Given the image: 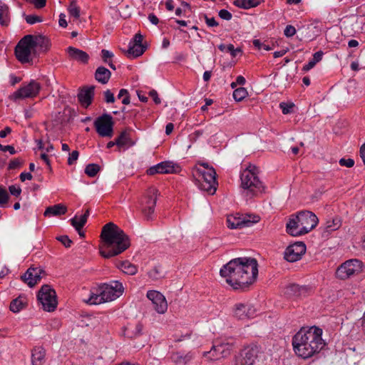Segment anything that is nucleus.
Here are the masks:
<instances>
[{
    "instance_id": "1",
    "label": "nucleus",
    "mask_w": 365,
    "mask_h": 365,
    "mask_svg": "<svg viewBox=\"0 0 365 365\" xmlns=\"http://www.w3.org/2000/svg\"><path fill=\"white\" fill-rule=\"evenodd\" d=\"M220 274L234 289L245 291L257 277V261L252 257L232 259L222 267Z\"/></svg>"
},
{
    "instance_id": "2",
    "label": "nucleus",
    "mask_w": 365,
    "mask_h": 365,
    "mask_svg": "<svg viewBox=\"0 0 365 365\" xmlns=\"http://www.w3.org/2000/svg\"><path fill=\"white\" fill-rule=\"evenodd\" d=\"M322 329L316 326L301 328L292 337L296 355L306 359L319 354L326 345L322 337Z\"/></svg>"
},
{
    "instance_id": "3",
    "label": "nucleus",
    "mask_w": 365,
    "mask_h": 365,
    "mask_svg": "<svg viewBox=\"0 0 365 365\" xmlns=\"http://www.w3.org/2000/svg\"><path fill=\"white\" fill-rule=\"evenodd\" d=\"M100 255L106 259L117 256L130 246L128 235L113 222L106 224L101 234Z\"/></svg>"
},
{
    "instance_id": "4",
    "label": "nucleus",
    "mask_w": 365,
    "mask_h": 365,
    "mask_svg": "<svg viewBox=\"0 0 365 365\" xmlns=\"http://www.w3.org/2000/svg\"><path fill=\"white\" fill-rule=\"evenodd\" d=\"M100 255L106 259L117 256L130 246L128 235L113 222L106 224L101 234Z\"/></svg>"
},
{
    "instance_id": "5",
    "label": "nucleus",
    "mask_w": 365,
    "mask_h": 365,
    "mask_svg": "<svg viewBox=\"0 0 365 365\" xmlns=\"http://www.w3.org/2000/svg\"><path fill=\"white\" fill-rule=\"evenodd\" d=\"M100 255L106 259L117 256L130 246L128 235L113 222L106 224L101 234Z\"/></svg>"
},
{
    "instance_id": "6",
    "label": "nucleus",
    "mask_w": 365,
    "mask_h": 365,
    "mask_svg": "<svg viewBox=\"0 0 365 365\" xmlns=\"http://www.w3.org/2000/svg\"><path fill=\"white\" fill-rule=\"evenodd\" d=\"M258 168L254 165H250L240 173V187L243 195L251 199L264 192L265 186L258 176Z\"/></svg>"
},
{
    "instance_id": "7",
    "label": "nucleus",
    "mask_w": 365,
    "mask_h": 365,
    "mask_svg": "<svg viewBox=\"0 0 365 365\" xmlns=\"http://www.w3.org/2000/svg\"><path fill=\"white\" fill-rule=\"evenodd\" d=\"M124 288L121 282L112 281L110 284L103 283L98 286L96 293L91 292L86 301L90 304H100L115 299L123 292Z\"/></svg>"
},
{
    "instance_id": "8",
    "label": "nucleus",
    "mask_w": 365,
    "mask_h": 365,
    "mask_svg": "<svg viewBox=\"0 0 365 365\" xmlns=\"http://www.w3.org/2000/svg\"><path fill=\"white\" fill-rule=\"evenodd\" d=\"M206 168L207 170H205L200 168H194L192 170V177L195 183L200 190L213 195L217 190V174L212 167H206Z\"/></svg>"
},
{
    "instance_id": "9",
    "label": "nucleus",
    "mask_w": 365,
    "mask_h": 365,
    "mask_svg": "<svg viewBox=\"0 0 365 365\" xmlns=\"http://www.w3.org/2000/svg\"><path fill=\"white\" fill-rule=\"evenodd\" d=\"M33 35L29 34L24 36L15 47V56L22 63H29L31 55L38 56V51L34 48Z\"/></svg>"
},
{
    "instance_id": "10",
    "label": "nucleus",
    "mask_w": 365,
    "mask_h": 365,
    "mask_svg": "<svg viewBox=\"0 0 365 365\" xmlns=\"http://www.w3.org/2000/svg\"><path fill=\"white\" fill-rule=\"evenodd\" d=\"M158 190L154 187H149L140 200V210L146 220H152L157 202Z\"/></svg>"
},
{
    "instance_id": "11",
    "label": "nucleus",
    "mask_w": 365,
    "mask_h": 365,
    "mask_svg": "<svg viewBox=\"0 0 365 365\" xmlns=\"http://www.w3.org/2000/svg\"><path fill=\"white\" fill-rule=\"evenodd\" d=\"M37 299L47 312H53L57 307L56 292L50 285L44 284L37 294Z\"/></svg>"
},
{
    "instance_id": "12",
    "label": "nucleus",
    "mask_w": 365,
    "mask_h": 365,
    "mask_svg": "<svg viewBox=\"0 0 365 365\" xmlns=\"http://www.w3.org/2000/svg\"><path fill=\"white\" fill-rule=\"evenodd\" d=\"M363 263L357 259L346 260L342 263L336 271V277L342 280H345L351 276L360 273L362 270Z\"/></svg>"
},
{
    "instance_id": "13",
    "label": "nucleus",
    "mask_w": 365,
    "mask_h": 365,
    "mask_svg": "<svg viewBox=\"0 0 365 365\" xmlns=\"http://www.w3.org/2000/svg\"><path fill=\"white\" fill-rule=\"evenodd\" d=\"M259 347L256 344L245 346L235 357L234 365H254L259 353Z\"/></svg>"
},
{
    "instance_id": "14",
    "label": "nucleus",
    "mask_w": 365,
    "mask_h": 365,
    "mask_svg": "<svg viewBox=\"0 0 365 365\" xmlns=\"http://www.w3.org/2000/svg\"><path fill=\"white\" fill-rule=\"evenodd\" d=\"M114 124L113 117L108 113H103L100 115L93 123L97 133L103 138H111L113 135Z\"/></svg>"
},
{
    "instance_id": "15",
    "label": "nucleus",
    "mask_w": 365,
    "mask_h": 365,
    "mask_svg": "<svg viewBox=\"0 0 365 365\" xmlns=\"http://www.w3.org/2000/svg\"><path fill=\"white\" fill-rule=\"evenodd\" d=\"M234 347L233 342H220L212 345L210 351L204 353L210 360H218L221 358H226L231 354Z\"/></svg>"
},
{
    "instance_id": "16",
    "label": "nucleus",
    "mask_w": 365,
    "mask_h": 365,
    "mask_svg": "<svg viewBox=\"0 0 365 365\" xmlns=\"http://www.w3.org/2000/svg\"><path fill=\"white\" fill-rule=\"evenodd\" d=\"M300 225L302 227L299 230V235H305L312 230L318 223V218L314 213L311 211L304 210L299 212Z\"/></svg>"
},
{
    "instance_id": "17",
    "label": "nucleus",
    "mask_w": 365,
    "mask_h": 365,
    "mask_svg": "<svg viewBox=\"0 0 365 365\" xmlns=\"http://www.w3.org/2000/svg\"><path fill=\"white\" fill-rule=\"evenodd\" d=\"M260 217L258 215H247L243 217L228 216L227 218V227L230 229H240L244 227H250L258 222Z\"/></svg>"
},
{
    "instance_id": "18",
    "label": "nucleus",
    "mask_w": 365,
    "mask_h": 365,
    "mask_svg": "<svg viewBox=\"0 0 365 365\" xmlns=\"http://www.w3.org/2000/svg\"><path fill=\"white\" fill-rule=\"evenodd\" d=\"M306 250V245L303 242H297L286 248L284 258L289 262H297L305 254Z\"/></svg>"
},
{
    "instance_id": "19",
    "label": "nucleus",
    "mask_w": 365,
    "mask_h": 365,
    "mask_svg": "<svg viewBox=\"0 0 365 365\" xmlns=\"http://www.w3.org/2000/svg\"><path fill=\"white\" fill-rule=\"evenodd\" d=\"M41 89L40 83L34 80L30 81L26 86H22L14 93V99H24L36 96Z\"/></svg>"
},
{
    "instance_id": "20",
    "label": "nucleus",
    "mask_w": 365,
    "mask_h": 365,
    "mask_svg": "<svg viewBox=\"0 0 365 365\" xmlns=\"http://www.w3.org/2000/svg\"><path fill=\"white\" fill-rule=\"evenodd\" d=\"M152 302L154 309L159 314H164L168 309V303L165 296L158 291L149 290L146 294Z\"/></svg>"
},
{
    "instance_id": "21",
    "label": "nucleus",
    "mask_w": 365,
    "mask_h": 365,
    "mask_svg": "<svg viewBox=\"0 0 365 365\" xmlns=\"http://www.w3.org/2000/svg\"><path fill=\"white\" fill-rule=\"evenodd\" d=\"M180 170V167L178 165L170 161H164L150 167L146 173L149 175H153L157 173H177Z\"/></svg>"
},
{
    "instance_id": "22",
    "label": "nucleus",
    "mask_w": 365,
    "mask_h": 365,
    "mask_svg": "<svg viewBox=\"0 0 365 365\" xmlns=\"http://www.w3.org/2000/svg\"><path fill=\"white\" fill-rule=\"evenodd\" d=\"M312 288L309 286L290 284L284 288V294L290 299L305 297L310 294Z\"/></svg>"
},
{
    "instance_id": "23",
    "label": "nucleus",
    "mask_w": 365,
    "mask_h": 365,
    "mask_svg": "<svg viewBox=\"0 0 365 365\" xmlns=\"http://www.w3.org/2000/svg\"><path fill=\"white\" fill-rule=\"evenodd\" d=\"M42 274H45L42 268L31 267L21 277V279L30 287H33L41 280Z\"/></svg>"
},
{
    "instance_id": "24",
    "label": "nucleus",
    "mask_w": 365,
    "mask_h": 365,
    "mask_svg": "<svg viewBox=\"0 0 365 365\" xmlns=\"http://www.w3.org/2000/svg\"><path fill=\"white\" fill-rule=\"evenodd\" d=\"M233 313L238 319L252 318L255 314V309L248 303H237L233 307Z\"/></svg>"
},
{
    "instance_id": "25",
    "label": "nucleus",
    "mask_w": 365,
    "mask_h": 365,
    "mask_svg": "<svg viewBox=\"0 0 365 365\" xmlns=\"http://www.w3.org/2000/svg\"><path fill=\"white\" fill-rule=\"evenodd\" d=\"M95 86H83L78 93V100L81 105L88 108L93 101L94 97Z\"/></svg>"
},
{
    "instance_id": "26",
    "label": "nucleus",
    "mask_w": 365,
    "mask_h": 365,
    "mask_svg": "<svg viewBox=\"0 0 365 365\" xmlns=\"http://www.w3.org/2000/svg\"><path fill=\"white\" fill-rule=\"evenodd\" d=\"M143 324L140 322L128 323L123 328V334L128 339H135L143 334Z\"/></svg>"
},
{
    "instance_id": "27",
    "label": "nucleus",
    "mask_w": 365,
    "mask_h": 365,
    "mask_svg": "<svg viewBox=\"0 0 365 365\" xmlns=\"http://www.w3.org/2000/svg\"><path fill=\"white\" fill-rule=\"evenodd\" d=\"M67 52L71 59L81 63H88L90 58L89 55L86 52L73 46H69L67 48Z\"/></svg>"
},
{
    "instance_id": "28",
    "label": "nucleus",
    "mask_w": 365,
    "mask_h": 365,
    "mask_svg": "<svg viewBox=\"0 0 365 365\" xmlns=\"http://www.w3.org/2000/svg\"><path fill=\"white\" fill-rule=\"evenodd\" d=\"M193 358L191 352L184 354L180 351H173L170 354L168 360L175 364H186Z\"/></svg>"
},
{
    "instance_id": "29",
    "label": "nucleus",
    "mask_w": 365,
    "mask_h": 365,
    "mask_svg": "<svg viewBox=\"0 0 365 365\" xmlns=\"http://www.w3.org/2000/svg\"><path fill=\"white\" fill-rule=\"evenodd\" d=\"M135 142L132 140L130 137V130H123L120 135L116 138V146L119 150L121 148H128L133 146Z\"/></svg>"
},
{
    "instance_id": "30",
    "label": "nucleus",
    "mask_w": 365,
    "mask_h": 365,
    "mask_svg": "<svg viewBox=\"0 0 365 365\" xmlns=\"http://www.w3.org/2000/svg\"><path fill=\"white\" fill-rule=\"evenodd\" d=\"M299 216V212L297 215H291L286 225L287 232L294 237L301 235L299 233V230H298L299 225H300V219Z\"/></svg>"
},
{
    "instance_id": "31",
    "label": "nucleus",
    "mask_w": 365,
    "mask_h": 365,
    "mask_svg": "<svg viewBox=\"0 0 365 365\" xmlns=\"http://www.w3.org/2000/svg\"><path fill=\"white\" fill-rule=\"evenodd\" d=\"M34 48L38 51V56L41 53H45L49 49L48 39L42 35L33 36Z\"/></svg>"
},
{
    "instance_id": "32",
    "label": "nucleus",
    "mask_w": 365,
    "mask_h": 365,
    "mask_svg": "<svg viewBox=\"0 0 365 365\" xmlns=\"http://www.w3.org/2000/svg\"><path fill=\"white\" fill-rule=\"evenodd\" d=\"M46 362V350L43 346H35L31 353L32 365H43Z\"/></svg>"
},
{
    "instance_id": "33",
    "label": "nucleus",
    "mask_w": 365,
    "mask_h": 365,
    "mask_svg": "<svg viewBox=\"0 0 365 365\" xmlns=\"http://www.w3.org/2000/svg\"><path fill=\"white\" fill-rule=\"evenodd\" d=\"M67 212V207L63 204H56L48 206L44 211L43 215L46 217L52 216L58 217Z\"/></svg>"
},
{
    "instance_id": "34",
    "label": "nucleus",
    "mask_w": 365,
    "mask_h": 365,
    "mask_svg": "<svg viewBox=\"0 0 365 365\" xmlns=\"http://www.w3.org/2000/svg\"><path fill=\"white\" fill-rule=\"evenodd\" d=\"M146 48L147 46H141L139 48L138 46L133 47V43L130 42L128 44V48L127 50L121 48V51L126 57L130 59H134L143 55Z\"/></svg>"
},
{
    "instance_id": "35",
    "label": "nucleus",
    "mask_w": 365,
    "mask_h": 365,
    "mask_svg": "<svg viewBox=\"0 0 365 365\" xmlns=\"http://www.w3.org/2000/svg\"><path fill=\"white\" fill-rule=\"evenodd\" d=\"M111 76V72L104 66H99L95 72V79L102 83L106 84Z\"/></svg>"
},
{
    "instance_id": "36",
    "label": "nucleus",
    "mask_w": 365,
    "mask_h": 365,
    "mask_svg": "<svg viewBox=\"0 0 365 365\" xmlns=\"http://www.w3.org/2000/svg\"><path fill=\"white\" fill-rule=\"evenodd\" d=\"M264 0H235L233 4L240 9H249L259 6Z\"/></svg>"
},
{
    "instance_id": "37",
    "label": "nucleus",
    "mask_w": 365,
    "mask_h": 365,
    "mask_svg": "<svg viewBox=\"0 0 365 365\" xmlns=\"http://www.w3.org/2000/svg\"><path fill=\"white\" fill-rule=\"evenodd\" d=\"M26 306V298L24 297L19 296L11 302L9 309L11 312L17 313L25 308Z\"/></svg>"
},
{
    "instance_id": "38",
    "label": "nucleus",
    "mask_w": 365,
    "mask_h": 365,
    "mask_svg": "<svg viewBox=\"0 0 365 365\" xmlns=\"http://www.w3.org/2000/svg\"><path fill=\"white\" fill-rule=\"evenodd\" d=\"M10 22V13L9 6L0 3V24L3 26H7Z\"/></svg>"
},
{
    "instance_id": "39",
    "label": "nucleus",
    "mask_w": 365,
    "mask_h": 365,
    "mask_svg": "<svg viewBox=\"0 0 365 365\" xmlns=\"http://www.w3.org/2000/svg\"><path fill=\"white\" fill-rule=\"evenodd\" d=\"M90 215V209L88 208L85 213L81 215L80 220L78 221V217L76 215L73 218L70 220L71 225L74 228H77L79 230L80 227H83L84 225L86 224L88 218Z\"/></svg>"
},
{
    "instance_id": "40",
    "label": "nucleus",
    "mask_w": 365,
    "mask_h": 365,
    "mask_svg": "<svg viewBox=\"0 0 365 365\" xmlns=\"http://www.w3.org/2000/svg\"><path fill=\"white\" fill-rule=\"evenodd\" d=\"M116 267L120 269L125 274L129 275H134L138 271L137 267L128 261L120 262L116 264Z\"/></svg>"
},
{
    "instance_id": "41",
    "label": "nucleus",
    "mask_w": 365,
    "mask_h": 365,
    "mask_svg": "<svg viewBox=\"0 0 365 365\" xmlns=\"http://www.w3.org/2000/svg\"><path fill=\"white\" fill-rule=\"evenodd\" d=\"M340 226V220L337 218L333 219L331 221H327L324 227V236H328L331 232L336 230Z\"/></svg>"
},
{
    "instance_id": "42",
    "label": "nucleus",
    "mask_w": 365,
    "mask_h": 365,
    "mask_svg": "<svg viewBox=\"0 0 365 365\" xmlns=\"http://www.w3.org/2000/svg\"><path fill=\"white\" fill-rule=\"evenodd\" d=\"M148 275L152 280L154 281L161 279L165 277L164 273L159 266H155L153 269H151L148 272Z\"/></svg>"
},
{
    "instance_id": "43",
    "label": "nucleus",
    "mask_w": 365,
    "mask_h": 365,
    "mask_svg": "<svg viewBox=\"0 0 365 365\" xmlns=\"http://www.w3.org/2000/svg\"><path fill=\"white\" fill-rule=\"evenodd\" d=\"M218 48L222 52L230 53V54L232 57H235L237 56V52H242V50L240 48H235L234 46L231 43L228 44V45L222 43L218 46Z\"/></svg>"
},
{
    "instance_id": "44",
    "label": "nucleus",
    "mask_w": 365,
    "mask_h": 365,
    "mask_svg": "<svg viewBox=\"0 0 365 365\" xmlns=\"http://www.w3.org/2000/svg\"><path fill=\"white\" fill-rule=\"evenodd\" d=\"M100 170L101 167L99 165L96 163H90L86 165L84 172L88 177L93 178Z\"/></svg>"
},
{
    "instance_id": "45",
    "label": "nucleus",
    "mask_w": 365,
    "mask_h": 365,
    "mask_svg": "<svg viewBox=\"0 0 365 365\" xmlns=\"http://www.w3.org/2000/svg\"><path fill=\"white\" fill-rule=\"evenodd\" d=\"M248 95L247 91L243 87L235 88L233 91V98L236 101H241Z\"/></svg>"
},
{
    "instance_id": "46",
    "label": "nucleus",
    "mask_w": 365,
    "mask_h": 365,
    "mask_svg": "<svg viewBox=\"0 0 365 365\" xmlns=\"http://www.w3.org/2000/svg\"><path fill=\"white\" fill-rule=\"evenodd\" d=\"M68 11L71 16L78 19L80 16V8L76 5V1L73 0L68 6Z\"/></svg>"
},
{
    "instance_id": "47",
    "label": "nucleus",
    "mask_w": 365,
    "mask_h": 365,
    "mask_svg": "<svg viewBox=\"0 0 365 365\" xmlns=\"http://www.w3.org/2000/svg\"><path fill=\"white\" fill-rule=\"evenodd\" d=\"M24 163V161L19 158H14L11 160L8 165V170H14L21 168Z\"/></svg>"
},
{
    "instance_id": "48",
    "label": "nucleus",
    "mask_w": 365,
    "mask_h": 365,
    "mask_svg": "<svg viewBox=\"0 0 365 365\" xmlns=\"http://www.w3.org/2000/svg\"><path fill=\"white\" fill-rule=\"evenodd\" d=\"M279 107L282 109L283 114H289L293 113V108H294V104L292 103H287L284 102H282L279 104Z\"/></svg>"
},
{
    "instance_id": "49",
    "label": "nucleus",
    "mask_w": 365,
    "mask_h": 365,
    "mask_svg": "<svg viewBox=\"0 0 365 365\" xmlns=\"http://www.w3.org/2000/svg\"><path fill=\"white\" fill-rule=\"evenodd\" d=\"M9 195L6 190L0 187V207H2L4 204H6L9 201Z\"/></svg>"
},
{
    "instance_id": "50",
    "label": "nucleus",
    "mask_w": 365,
    "mask_h": 365,
    "mask_svg": "<svg viewBox=\"0 0 365 365\" xmlns=\"http://www.w3.org/2000/svg\"><path fill=\"white\" fill-rule=\"evenodd\" d=\"M143 35H141L140 33H138L134 36L133 38L130 42L133 43V47L138 46L139 48L141 46H146V45L143 44Z\"/></svg>"
},
{
    "instance_id": "51",
    "label": "nucleus",
    "mask_w": 365,
    "mask_h": 365,
    "mask_svg": "<svg viewBox=\"0 0 365 365\" xmlns=\"http://www.w3.org/2000/svg\"><path fill=\"white\" fill-rule=\"evenodd\" d=\"M25 20L29 24H34L36 23L41 22L43 19L42 17L36 15H27L25 16Z\"/></svg>"
},
{
    "instance_id": "52",
    "label": "nucleus",
    "mask_w": 365,
    "mask_h": 365,
    "mask_svg": "<svg viewBox=\"0 0 365 365\" xmlns=\"http://www.w3.org/2000/svg\"><path fill=\"white\" fill-rule=\"evenodd\" d=\"M56 240L61 242L66 248H68L73 244L71 240L67 235H61L56 237Z\"/></svg>"
},
{
    "instance_id": "53",
    "label": "nucleus",
    "mask_w": 365,
    "mask_h": 365,
    "mask_svg": "<svg viewBox=\"0 0 365 365\" xmlns=\"http://www.w3.org/2000/svg\"><path fill=\"white\" fill-rule=\"evenodd\" d=\"M113 57V53L108 50L103 49L101 50V58L103 63H106L110 61L109 59Z\"/></svg>"
},
{
    "instance_id": "54",
    "label": "nucleus",
    "mask_w": 365,
    "mask_h": 365,
    "mask_svg": "<svg viewBox=\"0 0 365 365\" xmlns=\"http://www.w3.org/2000/svg\"><path fill=\"white\" fill-rule=\"evenodd\" d=\"M202 16L205 19L206 24L209 27H217L219 26V23L215 19L214 17L209 18L205 14H203Z\"/></svg>"
},
{
    "instance_id": "55",
    "label": "nucleus",
    "mask_w": 365,
    "mask_h": 365,
    "mask_svg": "<svg viewBox=\"0 0 365 365\" xmlns=\"http://www.w3.org/2000/svg\"><path fill=\"white\" fill-rule=\"evenodd\" d=\"M105 101L108 103H113L115 102V97L110 90L108 89L103 93Z\"/></svg>"
},
{
    "instance_id": "56",
    "label": "nucleus",
    "mask_w": 365,
    "mask_h": 365,
    "mask_svg": "<svg viewBox=\"0 0 365 365\" xmlns=\"http://www.w3.org/2000/svg\"><path fill=\"white\" fill-rule=\"evenodd\" d=\"M219 16L226 21H230L232 18V14L226 9H221L218 12Z\"/></svg>"
},
{
    "instance_id": "57",
    "label": "nucleus",
    "mask_w": 365,
    "mask_h": 365,
    "mask_svg": "<svg viewBox=\"0 0 365 365\" xmlns=\"http://www.w3.org/2000/svg\"><path fill=\"white\" fill-rule=\"evenodd\" d=\"M339 163L341 166L352 168L354 165V160L351 158H341L339 161Z\"/></svg>"
},
{
    "instance_id": "58",
    "label": "nucleus",
    "mask_w": 365,
    "mask_h": 365,
    "mask_svg": "<svg viewBox=\"0 0 365 365\" xmlns=\"http://www.w3.org/2000/svg\"><path fill=\"white\" fill-rule=\"evenodd\" d=\"M296 29L292 25H287L284 31L285 36L289 38L293 36L296 34Z\"/></svg>"
},
{
    "instance_id": "59",
    "label": "nucleus",
    "mask_w": 365,
    "mask_h": 365,
    "mask_svg": "<svg viewBox=\"0 0 365 365\" xmlns=\"http://www.w3.org/2000/svg\"><path fill=\"white\" fill-rule=\"evenodd\" d=\"M10 193L16 197H19L21 193V189L19 186L11 185L9 187Z\"/></svg>"
},
{
    "instance_id": "60",
    "label": "nucleus",
    "mask_w": 365,
    "mask_h": 365,
    "mask_svg": "<svg viewBox=\"0 0 365 365\" xmlns=\"http://www.w3.org/2000/svg\"><path fill=\"white\" fill-rule=\"evenodd\" d=\"M79 155V153L78 150H73L68 157V165H73L78 159Z\"/></svg>"
},
{
    "instance_id": "61",
    "label": "nucleus",
    "mask_w": 365,
    "mask_h": 365,
    "mask_svg": "<svg viewBox=\"0 0 365 365\" xmlns=\"http://www.w3.org/2000/svg\"><path fill=\"white\" fill-rule=\"evenodd\" d=\"M149 96L151 97L156 105L161 103V100L158 96V92L155 90H151L149 92Z\"/></svg>"
},
{
    "instance_id": "62",
    "label": "nucleus",
    "mask_w": 365,
    "mask_h": 365,
    "mask_svg": "<svg viewBox=\"0 0 365 365\" xmlns=\"http://www.w3.org/2000/svg\"><path fill=\"white\" fill-rule=\"evenodd\" d=\"M0 150L6 152L9 151L11 155H14L16 151L12 145H3L0 143Z\"/></svg>"
},
{
    "instance_id": "63",
    "label": "nucleus",
    "mask_w": 365,
    "mask_h": 365,
    "mask_svg": "<svg viewBox=\"0 0 365 365\" xmlns=\"http://www.w3.org/2000/svg\"><path fill=\"white\" fill-rule=\"evenodd\" d=\"M203 134V130H198L190 135L191 141L195 142Z\"/></svg>"
},
{
    "instance_id": "64",
    "label": "nucleus",
    "mask_w": 365,
    "mask_h": 365,
    "mask_svg": "<svg viewBox=\"0 0 365 365\" xmlns=\"http://www.w3.org/2000/svg\"><path fill=\"white\" fill-rule=\"evenodd\" d=\"M33 3L36 9H41L46 6V0H33L30 1Z\"/></svg>"
}]
</instances>
